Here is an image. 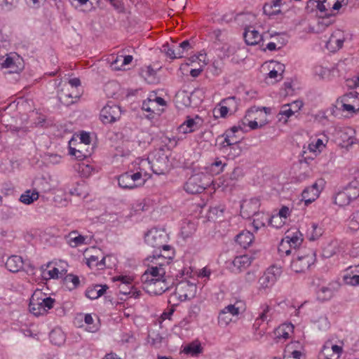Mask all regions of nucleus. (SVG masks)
<instances>
[{"label":"nucleus","instance_id":"obj_37","mask_svg":"<svg viewBox=\"0 0 359 359\" xmlns=\"http://www.w3.org/2000/svg\"><path fill=\"white\" fill-rule=\"evenodd\" d=\"M53 262H48L46 265L41 266L42 276L45 279H58L61 278L60 273L58 271V268L55 266L52 267Z\"/></svg>","mask_w":359,"mask_h":359},{"label":"nucleus","instance_id":"obj_13","mask_svg":"<svg viewBox=\"0 0 359 359\" xmlns=\"http://www.w3.org/2000/svg\"><path fill=\"white\" fill-rule=\"evenodd\" d=\"M36 186L33 191L27 190L23 193L20 198V201L27 205L32 203L39 197V191L41 192H47L50 190V187L46 180L43 178L39 179L35 182Z\"/></svg>","mask_w":359,"mask_h":359},{"label":"nucleus","instance_id":"obj_22","mask_svg":"<svg viewBox=\"0 0 359 359\" xmlns=\"http://www.w3.org/2000/svg\"><path fill=\"white\" fill-rule=\"evenodd\" d=\"M165 271L163 268L158 269L156 266H151L148 265V269L141 276V281L142 284L154 282V280H160L164 277H168Z\"/></svg>","mask_w":359,"mask_h":359},{"label":"nucleus","instance_id":"obj_18","mask_svg":"<svg viewBox=\"0 0 359 359\" xmlns=\"http://www.w3.org/2000/svg\"><path fill=\"white\" fill-rule=\"evenodd\" d=\"M121 115V110L118 105H106L100 114V119L104 124L112 123L118 120Z\"/></svg>","mask_w":359,"mask_h":359},{"label":"nucleus","instance_id":"obj_49","mask_svg":"<svg viewBox=\"0 0 359 359\" xmlns=\"http://www.w3.org/2000/svg\"><path fill=\"white\" fill-rule=\"evenodd\" d=\"M205 59H206L205 54L199 53L198 55H193V56L190 57L189 58H188L186 63L184 64L183 65H187V66L191 65V66H194V67H195V65L198 67L199 64H203V65H206Z\"/></svg>","mask_w":359,"mask_h":359},{"label":"nucleus","instance_id":"obj_17","mask_svg":"<svg viewBox=\"0 0 359 359\" xmlns=\"http://www.w3.org/2000/svg\"><path fill=\"white\" fill-rule=\"evenodd\" d=\"M328 142L329 137L324 133L317 134L311 138L307 149L313 155L318 156L326 149Z\"/></svg>","mask_w":359,"mask_h":359},{"label":"nucleus","instance_id":"obj_29","mask_svg":"<svg viewBox=\"0 0 359 359\" xmlns=\"http://www.w3.org/2000/svg\"><path fill=\"white\" fill-rule=\"evenodd\" d=\"M85 147H86V145L79 142L78 138L72 137L69 142V154L72 156H76L78 153L81 157H89L90 152L88 149H85Z\"/></svg>","mask_w":359,"mask_h":359},{"label":"nucleus","instance_id":"obj_16","mask_svg":"<svg viewBox=\"0 0 359 359\" xmlns=\"http://www.w3.org/2000/svg\"><path fill=\"white\" fill-rule=\"evenodd\" d=\"M348 0H323L320 1L319 11L325 13V15L334 17L335 12L347 6Z\"/></svg>","mask_w":359,"mask_h":359},{"label":"nucleus","instance_id":"obj_21","mask_svg":"<svg viewBox=\"0 0 359 359\" xmlns=\"http://www.w3.org/2000/svg\"><path fill=\"white\" fill-rule=\"evenodd\" d=\"M346 39V35L344 32L341 29H336L329 38L326 43V47L331 52H336L342 48Z\"/></svg>","mask_w":359,"mask_h":359},{"label":"nucleus","instance_id":"obj_25","mask_svg":"<svg viewBox=\"0 0 359 359\" xmlns=\"http://www.w3.org/2000/svg\"><path fill=\"white\" fill-rule=\"evenodd\" d=\"M334 22V17L325 15L317 18L315 21L310 25V29L313 32L322 33L326 29Z\"/></svg>","mask_w":359,"mask_h":359},{"label":"nucleus","instance_id":"obj_46","mask_svg":"<svg viewBox=\"0 0 359 359\" xmlns=\"http://www.w3.org/2000/svg\"><path fill=\"white\" fill-rule=\"evenodd\" d=\"M336 107L342 112L346 113V115H353L357 113V111L353 109V106H351L348 102H344L343 97L337 99L336 102Z\"/></svg>","mask_w":359,"mask_h":359},{"label":"nucleus","instance_id":"obj_54","mask_svg":"<svg viewBox=\"0 0 359 359\" xmlns=\"http://www.w3.org/2000/svg\"><path fill=\"white\" fill-rule=\"evenodd\" d=\"M174 48L175 49L177 57L181 58L184 56L185 53H187L189 50L191 49V46L189 41L185 40L179 45H174Z\"/></svg>","mask_w":359,"mask_h":359},{"label":"nucleus","instance_id":"obj_60","mask_svg":"<svg viewBox=\"0 0 359 359\" xmlns=\"http://www.w3.org/2000/svg\"><path fill=\"white\" fill-rule=\"evenodd\" d=\"M292 248V247H291L285 238H283L279 244L278 252L281 256L284 255H288L290 254Z\"/></svg>","mask_w":359,"mask_h":359},{"label":"nucleus","instance_id":"obj_56","mask_svg":"<svg viewBox=\"0 0 359 359\" xmlns=\"http://www.w3.org/2000/svg\"><path fill=\"white\" fill-rule=\"evenodd\" d=\"M70 193L72 195L86 198L88 195V193L85 182H82L81 183H78L76 187L71 190Z\"/></svg>","mask_w":359,"mask_h":359},{"label":"nucleus","instance_id":"obj_11","mask_svg":"<svg viewBox=\"0 0 359 359\" xmlns=\"http://www.w3.org/2000/svg\"><path fill=\"white\" fill-rule=\"evenodd\" d=\"M173 285V279L170 276L164 277L160 280H154L142 284L144 290L150 294L161 295L168 290Z\"/></svg>","mask_w":359,"mask_h":359},{"label":"nucleus","instance_id":"obj_47","mask_svg":"<svg viewBox=\"0 0 359 359\" xmlns=\"http://www.w3.org/2000/svg\"><path fill=\"white\" fill-rule=\"evenodd\" d=\"M90 268L97 267L98 269H103L105 267V257L102 256L100 260L97 255H90L86 262Z\"/></svg>","mask_w":359,"mask_h":359},{"label":"nucleus","instance_id":"obj_59","mask_svg":"<svg viewBox=\"0 0 359 359\" xmlns=\"http://www.w3.org/2000/svg\"><path fill=\"white\" fill-rule=\"evenodd\" d=\"M232 316L222 310L218 316V323L221 326H226L232 320Z\"/></svg>","mask_w":359,"mask_h":359},{"label":"nucleus","instance_id":"obj_44","mask_svg":"<svg viewBox=\"0 0 359 359\" xmlns=\"http://www.w3.org/2000/svg\"><path fill=\"white\" fill-rule=\"evenodd\" d=\"M196 231V224L190 221L184 222L181 227V235L186 239L191 237Z\"/></svg>","mask_w":359,"mask_h":359},{"label":"nucleus","instance_id":"obj_24","mask_svg":"<svg viewBox=\"0 0 359 359\" xmlns=\"http://www.w3.org/2000/svg\"><path fill=\"white\" fill-rule=\"evenodd\" d=\"M202 125L203 120L198 116L196 115L192 118L188 116L187 120L179 126L178 130L180 133L184 134L190 133L198 130Z\"/></svg>","mask_w":359,"mask_h":359},{"label":"nucleus","instance_id":"obj_48","mask_svg":"<svg viewBox=\"0 0 359 359\" xmlns=\"http://www.w3.org/2000/svg\"><path fill=\"white\" fill-rule=\"evenodd\" d=\"M344 102L349 103L353 109L359 111V94L356 93H350L342 96Z\"/></svg>","mask_w":359,"mask_h":359},{"label":"nucleus","instance_id":"obj_7","mask_svg":"<svg viewBox=\"0 0 359 359\" xmlns=\"http://www.w3.org/2000/svg\"><path fill=\"white\" fill-rule=\"evenodd\" d=\"M118 186L123 189H134L143 186L145 180L140 172L128 171L118 177Z\"/></svg>","mask_w":359,"mask_h":359},{"label":"nucleus","instance_id":"obj_33","mask_svg":"<svg viewBox=\"0 0 359 359\" xmlns=\"http://www.w3.org/2000/svg\"><path fill=\"white\" fill-rule=\"evenodd\" d=\"M253 257L249 255L237 256L232 261L233 270L241 271L250 266Z\"/></svg>","mask_w":359,"mask_h":359},{"label":"nucleus","instance_id":"obj_57","mask_svg":"<svg viewBox=\"0 0 359 359\" xmlns=\"http://www.w3.org/2000/svg\"><path fill=\"white\" fill-rule=\"evenodd\" d=\"M50 339L53 344L60 346L65 341L62 332L60 330H53L50 333Z\"/></svg>","mask_w":359,"mask_h":359},{"label":"nucleus","instance_id":"obj_51","mask_svg":"<svg viewBox=\"0 0 359 359\" xmlns=\"http://www.w3.org/2000/svg\"><path fill=\"white\" fill-rule=\"evenodd\" d=\"M293 114L292 110L290 106L287 104H284L281 107L280 110L278 114V119L280 122L285 123H287V119Z\"/></svg>","mask_w":359,"mask_h":359},{"label":"nucleus","instance_id":"obj_32","mask_svg":"<svg viewBox=\"0 0 359 359\" xmlns=\"http://www.w3.org/2000/svg\"><path fill=\"white\" fill-rule=\"evenodd\" d=\"M284 238L293 249L299 248L304 241L303 235L298 229L287 231Z\"/></svg>","mask_w":359,"mask_h":359},{"label":"nucleus","instance_id":"obj_58","mask_svg":"<svg viewBox=\"0 0 359 359\" xmlns=\"http://www.w3.org/2000/svg\"><path fill=\"white\" fill-rule=\"evenodd\" d=\"M84 321L87 325L86 330L90 332H95L98 330L99 326L97 324L94 323V320L90 314H86Z\"/></svg>","mask_w":359,"mask_h":359},{"label":"nucleus","instance_id":"obj_28","mask_svg":"<svg viewBox=\"0 0 359 359\" xmlns=\"http://www.w3.org/2000/svg\"><path fill=\"white\" fill-rule=\"evenodd\" d=\"M342 352V346L333 344L331 341H327L323 345L321 354L326 359H339Z\"/></svg>","mask_w":359,"mask_h":359},{"label":"nucleus","instance_id":"obj_61","mask_svg":"<svg viewBox=\"0 0 359 359\" xmlns=\"http://www.w3.org/2000/svg\"><path fill=\"white\" fill-rule=\"evenodd\" d=\"M355 272L357 273L353 276L349 275L344 276L346 283L353 286L359 285V265L356 266Z\"/></svg>","mask_w":359,"mask_h":359},{"label":"nucleus","instance_id":"obj_55","mask_svg":"<svg viewBox=\"0 0 359 359\" xmlns=\"http://www.w3.org/2000/svg\"><path fill=\"white\" fill-rule=\"evenodd\" d=\"M141 75L149 83L155 79L156 71L151 66H145L141 69Z\"/></svg>","mask_w":359,"mask_h":359},{"label":"nucleus","instance_id":"obj_4","mask_svg":"<svg viewBox=\"0 0 359 359\" xmlns=\"http://www.w3.org/2000/svg\"><path fill=\"white\" fill-rule=\"evenodd\" d=\"M166 106V102L156 94H150L149 97L143 101L142 109L148 112L147 117L149 119L154 118L155 116L161 115Z\"/></svg>","mask_w":359,"mask_h":359},{"label":"nucleus","instance_id":"obj_50","mask_svg":"<svg viewBox=\"0 0 359 359\" xmlns=\"http://www.w3.org/2000/svg\"><path fill=\"white\" fill-rule=\"evenodd\" d=\"M334 295V290L330 287H321L317 292L318 299L321 301H327Z\"/></svg>","mask_w":359,"mask_h":359},{"label":"nucleus","instance_id":"obj_42","mask_svg":"<svg viewBox=\"0 0 359 359\" xmlns=\"http://www.w3.org/2000/svg\"><path fill=\"white\" fill-rule=\"evenodd\" d=\"M147 261L150 262V266H156L158 269L163 268L164 271H166V269L169 266V263L166 259H163L161 255H159L157 252H155V254L151 257H149Z\"/></svg>","mask_w":359,"mask_h":359},{"label":"nucleus","instance_id":"obj_45","mask_svg":"<svg viewBox=\"0 0 359 359\" xmlns=\"http://www.w3.org/2000/svg\"><path fill=\"white\" fill-rule=\"evenodd\" d=\"M339 252V243L337 241H332L326 245L323 249V256L330 258Z\"/></svg>","mask_w":359,"mask_h":359},{"label":"nucleus","instance_id":"obj_26","mask_svg":"<svg viewBox=\"0 0 359 359\" xmlns=\"http://www.w3.org/2000/svg\"><path fill=\"white\" fill-rule=\"evenodd\" d=\"M1 67L9 69L10 73H18L23 68L22 59L18 55H8L2 62Z\"/></svg>","mask_w":359,"mask_h":359},{"label":"nucleus","instance_id":"obj_30","mask_svg":"<svg viewBox=\"0 0 359 359\" xmlns=\"http://www.w3.org/2000/svg\"><path fill=\"white\" fill-rule=\"evenodd\" d=\"M269 72L267 79H271V83L279 81L283 79V73L284 72V66L278 62H271L269 65Z\"/></svg>","mask_w":359,"mask_h":359},{"label":"nucleus","instance_id":"obj_14","mask_svg":"<svg viewBox=\"0 0 359 359\" xmlns=\"http://www.w3.org/2000/svg\"><path fill=\"white\" fill-rule=\"evenodd\" d=\"M282 273L281 269L276 266L269 267L259 278V290L271 287Z\"/></svg>","mask_w":359,"mask_h":359},{"label":"nucleus","instance_id":"obj_5","mask_svg":"<svg viewBox=\"0 0 359 359\" xmlns=\"http://www.w3.org/2000/svg\"><path fill=\"white\" fill-rule=\"evenodd\" d=\"M80 86L81 81L78 78L69 79L68 85L65 86L59 95L61 102L67 105L76 102L80 97V93L77 90Z\"/></svg>","mask_w":359,"mask_h":359},{"label":"nucleus","instance_id":"obj_31","mask_svg":"<svg viewBox=\"0 0 359 359\" xmlns=\"http://www.w3.org/2000/svg\"><path fill=\"white\" fill-rule=\"evenodd\" d=\"M243 125L244 123H239L238 126H234L229 130H226L224 142H226L227 145H233L239 142L241 135L237 134L239 132H241V133L244 132L243 127Z\"/></svg>","mask_w":359,"mask_h":359},{"label":"nucleus","instance_id":"obj_3","mask_svg":"<svg viewBox=\"0 0 359 359\" xmlns=\"http://www.w3.org/2000/svg\"><path fill=\"white\" fill-rule=\"evenodd\" d=\"M212 183L210 175L201 172L191 176L184 184V189L187 193L196 194L201 193Z\"/></svg>","mask_w":359,"mask_h":359},{"label":"nucleus","instance_id":"obj_63","mask_svg":"<svg viewBox=\"0 0 359 359\" xmlns=\"http://www.w3.org/2000/svg\"><path fill=\"white\" fill-rule=\"evenodd\" d=\"M72 137L78 138L79 142H81L83 144L86 146H88L91 142L90 133L86 131H82L79 134L74 135Z\"/></svg>","mask_w":359,"mask_h":359},{"label":"nucleus","instance_id":"obj_43","mask_svg":"<svg viewBox=\"0 0 359 359\" xmlns=\"http://www.w3.org/2000/svg\"><path fill=\"white\" fill-rule=\"evenodd\" d=\"M61 278L63 280V285L69 290L76 289L80 284L79 278L72 273L66 274Z\"/></svg>","mask_w":359,"mask_h":359},{"label":"nucleus","instance_id":"obj_52","mask_svg":"<svg viewBox=\"0 0 359 359\" xmlns=\"http://www.w3.org/2000/svg\"><path fill=\"white\" fill-rule=\"evenodd\" d=\"M348 228L353 231L359 229V209L349 217L347 221Z\"/></svg>","mask_w":359,"mask_h":359},{"label":"nucleus","instance_id":"obj_20","mask_svg":"<svg viewBox=\"0 0 359 359\" xmlns=\"http://www.w3.org/2000/svg\"><path fill=\"white\" fill-rule=\"evenodd\" d=\"M260 203L258 198L245 200L241 205V215L245 219H250L259 212Z\"/></svg>","mask_w":359,"mask_h":359},{"label":"nucleus","instance_id":"obj_8","mask_svg":"<svg viewBox=\"0 0 359 359\" xmlns=\"http://www.w3.org/2000/svg\"><path fill=\"white\" fill-rule=\"evenodd\" d=\"M333 136L336 143L342 147L352 145L358 141L356 131L351 127L335 128Z\"/></svg>","mask_w":359,"mask_h":359},{"label":"nucleus","instance_id":"obj_6","mask_svg":"<svg viewBox=\"0 0 359 359\" xmlns=\"http://www.w3.org/2000/svg\"><path fill=\"white\" fill-rule=\"evenodd\" d=\"M274 311V308L267 304H264L260 306L259 315L253 324V328L255 330L256 335H258L259 337L264 335L266 328L262 327L263 323L266 322V324H268L269 322L273 319Z\"/></svg>","mask_w":359,"mask_h":359},{"label":"nucleus","instance_id":"obj_39","mask_svg":"<svg viewBox=\"0 0 359 359\" xmlns=\"http://www.w3.org/2000/svg\"><path fill=\"white\" fill-rule=\"evenodd\" d=\"M133 60L132 55H118L116 59L111 62V67L114 70H123L125 66L130 65Z\"/></svg>","mask_w":359,"mask_h":359},{"label":"nucleus","instance_id":"obj_12","mask_svg":"<svg viewBox=\"0 0 359 359\" xmlns=\"http://www.w3.org/2000/svg\"><path fill=\"white\" fill-rule=\"evenodd\" d=\"M359 196V187L349 184L334 196V203L340 207L349 205Z\"/></svg>","mask_w":359,"mask_h":359},{"label":"nucleus","instance_id":"obj_62","mask_svg":"<svg viewBox=\"0 0 359 359\" xmlns=\"http://www.w3.org/2000/svg\"><path fill=\"white\" fill-rule=\"evenodd\" d=\"M229 112H231L229 109L223 104L221 101L219 106L216 107L214 109V114L216 117L224 118L226 116Z\"/></svg>","mask_w":359,"mask_h":359},{"label":"nucleus","instance_id":"obj_27","mask_svg":"<svg viewBox=\"0 0 359 359\" xmlns=\"http://www.w3.org/2000/svg\"><path fill=\"white\" fill-rule=\"evenodd\" d=\"M283 4L282 0H273L264 4L263 6V13L269 18H276L282 15V6Z\"/></svg>","mask_w":359,"mask_h":359},{"label":"nucleus","instance_id":"obj_23","mask_svg":"<svg viewBox=\"0 0 359 359\" xmlns=\"http://www.w3.org/2000/svg\"><path fill=\"white\" fill-rule=\"evenodd\" d=\"M149 160L153 172L157 175H165L168 173L171 168L172 163L169 158H146Z\"/></svg>","mask_w":359,"mask_h":359},{"label":"nucleus","instance_id":"obj_41","mask_svg":"<svg viewBox=\"0 0 359 359\" xmlns=\"http://www.w3.org/2000/svg\"><path fill=\"white\" fill-rule=\"evenodd\" d=\"M263 110L264 111H260L259 113V116H264L263 119H260L259 121H257L258 118L255 117V119L253 121H249L248 126L250 127V128L251 130H255L259 128H262L268 123L267 114L269 111V109L266 108V107H264Z\"/></svg>","mask_w":359,"mask_h":359},{"label":"nucleus","instance_id":"obj_53","mask_svg":"<svg viewBox=\"0 0 359 359\" xmlns=\"http://www.w3.org/2000/svg\"><path fill=\"white\" fill-rule=\"evenodd\" d=\"M323 233L322 229L316 223H313L311 229L308 230V237L310 241H316L321 236Z\"/></svg>","mask_w":359,"mask_h":359},{"label":"nucleus","instance_id":"obj_1","mask_svg":"<svg viewBox=\"0 0 359 359\" xmlns=\"http://www.w3.org/2000/svg\"><path fill=\"white\" fill-rule=\"evenodd\" d=\"M55 302V299L47 297L41 290H36L29 300V311L36 316L43 315L53 307Z\"/></svg>","mask_w":359,"mask_h":359},{"label":"nucleus","instance_id":"obj_64","mask_svg":"<svg viewBox=\"0 0 359 359\" xmlns=\"http://www.w3.org/2000/svg\"><path fill=\"white\" fill-rule=\"evenodd\" d=\"M314 74L318 76L320 79H325L330 76V71L322 66H316L314 68Z\"/></svg>","mask_w":359,"mask_h":359},{"label":"nucleus","instance_id":"obj_40","mask_svg":"<svg viewBox=\"0 0 359 359\" xmlns=\"http://www.w3.org/2000/svg\"><path fill=\"white\" fill-rule=\"evenodd\" d=\"M254 236L249 231H242L236 236V242L243 248H247L253 241Z\"/></svg>","mask_w":359,"mask_h":359},{"label":"nucleus","instance_id":"obj_9","mask_svg":"<svg viewBox=\"0 0 359 359\" xmlns=\"http://www.w3.org/2000/svg\"><path fill=\"white\" fill-rule=\"evenodd\" d=\"M196 292L197 286L196 283L183 280L177 284L173 297L183 302L194 298Z\"/></svg>","mask_w":359,"mask_h":359},{"label":"nucleus","instance_id":"obj_34","mask_svg":"<svg viewBox=\"0 0 359 359\" xmlns=\"http://www.w3.org/2000/svg\"><path fill=\"white\" fill-rule=\"evenodd\" d=\"M243 36L245 43L250 46L257 45L262 40V34L252 27L245 29Z\"/></svg>","mask_w":359,"mask_h":359},{"label":"nucleus","instance_id":"obj_10","mask_svg":"<svg viewBox=\"0 0 359 359\" xmlns=\"http://www.w3.org/2000/svg\"><path fill=\"white\" fill-rule=\"evenodd\" d=\"M168 236L165 232L157 229L149 230L144 236L145 243L148 245L159 250L160 252H161V248H168Z\"/></svg>","mask_w":359,"mask_h":359},{"label":"nucleus","instance_id":"obj_36","mask_svg":"<svg viewBox=\"0 0 359 359\" xmlns=\"http://www.w3.org/2000/svg\"><path fill=\"white\" fill-rule=\"evenodd\" d=\"M24 262L20 256L13 255L6 262V269L13 273H17L23 269Z\"/></svg>","mask_w":359,"mask_h":359},{"label":"nucleus","instance_id":"obj_35","mask_svg":"<svg viewBox=\"0 0 359 359\" xmlns=\"http://www.w3.org/2000/svg\"><path fill=\"white\" fill-rule=\"evenodd\" d=\"M226 165V163L219 160V158H210L209 165L205 166L204 169L207 173L211 175H216L221 173Z\"/></svg>","mask_w":359,"mask_h":359},{"label":"nucleus","instance_id":"obj_2","mask_svg":"<svg viewBox=\"0 0 359 359\" xmlns=\"http://www.w3.org/2000/svg\"><path fill=\"white\" fill-rule=\"evenodd\" d=\"M316 254L313 250L299 251L290 264L291 269L297 273H306L316 262Z\"/></svg>","mask_w":359,"mask_h":359},{"label":"nucleus","instance_id":"obj_19","mask_svg":"<svg viewBox=\"0 0 359 359\" xmlns=\"http://www.w3.org/2000/svg\"><path fill=\"white\" fill-rule=\"evenodd\" d=\"M323 180H317L311 186L307 187L303 190L302 197L305 205H308L318 198L320 193L323 189Z\"/></svg>","mask_w":359,"mask_h":359},{"label":"nucleus","instance_id":"obj_15","mask_svg":"<svg viewBox=\"0 0 359 359\" xmlns=\"http://www.w3.org/2000/svg\"><path fill=\"white\" fill-rule=\"evenodd\" d=\"M74 168L83 177H88L92 174L99 172L101 169L90 158H76V161L74 164Z\"/></svg>","mask_w":359,"mask_h":359},{"label":"nucleus","instance_id":"obj_38","mask_svg":"<svg viewBox=\"0 0 359 359\" xmlns=\"http://www.w3.org/2000/svg\"><path fill=\"white\" fill-rule=\"evenodd\" d=\"M86 237L79 234L78 231H72L67 236V243L72 248H76L86 243Z\"/></svg>","mask_w":359,"mask_h":359}]
</instances>
